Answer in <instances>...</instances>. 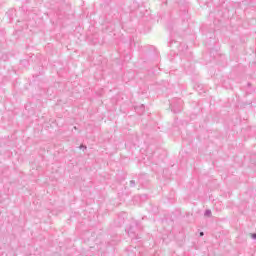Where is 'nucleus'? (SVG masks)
Returning <instances> with one entry per match:
<instances>
[{
  "mask_svg": "<svg viewBox=\"0 0 256 256\" xmlns=\"http://www.w3.org/2000/svg\"><path fill=\"white\" fill-rule=\"evenodd\" d=\"M80 149H87V146H85V145H80Z\"/></svg>",
  "mask_w": 256,
  "mask_h": 256,
  "instance_id": "3",
  "label": "nucleus"
},
{
  "mask_svg": "<svg viewBox=\"0 0 256 256\" xmlns=\"http://www.w3.org/2000/svg\"><path fill=\"white\" fill-rule=\"evenodd\" d=\"M130 187H135V180L130 181Z\"/></svg>",
  "mask_w": 256,
  "mask_h": 256,
  "instance_id": "2",
  "label": "nucleus"
},
{
  "mask_svg": "<svg viewBox=\"0 0 256 256\" xmlns=\"http://www.w3.org/2000/svg\"><path fill=\"white\" fill-rule=\"evenodd\" d=\"M211 215H212V212H211L210 209L206 210L205 213H204L205 217H211Z\"/></svg>",
  "mask_w": 256,
  "mask_h": 256,
  "instance_id": "1",
  "label": "nucleus"
},
{
  "mask_svg": "<svg viewBox=\"0 0 256 256\" xmlns=\"http://www.w3.org/2000/svg\"><path fill=\"white\" fill-rule=\"evenodd\" d=\"M204 233L203 232H200V237H203Z\"/></svg>",
  "mask_w": 256,
  "mask_h": 256,
  "instance_id": "5",
  "label": "nucleus"
},
{
  "mask_svg": "<svg viewBox=\"0 0 256 256\" xmlns=\"http://www.w3.org/2000/svg\"><path fill=\"white\" fill-rule=\"evenodd\" d=\"M252 239H256V234H251Z\"/></svg>",
  "mask_w": 256,
  "mask_h": 256,
  "instance_id": "4",
  "label": "nucleus"
}]
</instances>
